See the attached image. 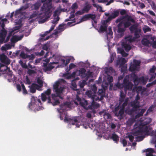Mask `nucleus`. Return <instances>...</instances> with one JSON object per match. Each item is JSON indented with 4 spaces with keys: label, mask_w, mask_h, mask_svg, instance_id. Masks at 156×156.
I'll return each mask as SVG.
<instances>
[{
    "label": "nucleus",
    "mask_w": 156,
    "mask_h": 156,
    "mask_svg": "<svg viewBox=\"0 0 156 156\" xmlns=\"http://www.w3.org/2000/svg\"><path fill=\"white\" fill-rule=\"evenodd\" d=\"M35 73L36 71L33 69H29L27 71V73L29 75H31L32 74H34Z\"/></svg>",
    "instance_id": "nucleus-53"
},
{
    "label": "nucleus",
    "mask_w": 156,
    "mask_h": 156,
    "mask_svg": "<svg viewBox=\"0 0 156 156\" xmlns=\"http://www.w3.org/2000/svg\"><path fill=\"white\" fill-rule=\"evenodd\" d=\"M97 87L95 85H94L91 88V90L87 91L86 94L89 98H93L97 101L99 99V96H97L96 92Z\"/></svg>",
    "instance_id": "nucleus-8"
},
{
    "label": "nucleus",
    "mask_w": 156,
    "mask_h": 156,
    "mask_svg": "<svg viewBox=\"0 0 156 156\" xmlns=\"http://www.w3.org/2000/svg\"><path fill=\"white\" fill-rule=\"evenodd\" d=\"M59 17L58 16H57L56 18H54L52 20V23L56 25L58 23V22L59 21Z\"/></svg>",
    "instance_id": "nucleus-45"
},
{
    "label": "nucleus",
    "mask_w": 156,
    "mask_h": 156,
    "mask_svg": "<svg viewBox=\"0 0 156 156\" xmlns=\"http://www.w3.org/2000/svg\"><path fill=\"white\" fill-rule=\"evenodd\" d=\"M113 33L112 31L111 28L109 27L108 28V32L107 33V35H109L112 36L113 35Z\"/></svg>",
    "instance_id": "nucleus-59"
},
{
    "label": "nucleus",
    "mask_w": 156,
    "mask_h": 156,
    "mask_svg": "<svg viewBox=\"0 0 156 156\" xmlns=\"http://www.w3.org/2000/svg\"><path fill=\"white\" fill-rule=\"evenodd\" d=\"M88 102L85 99H83L82 101L80 102V105L84 108H86V107L88 105Z\"/></svg>",
    "instance_id": "nucleus-29"
},
{
    "label": "nucleus",
    "mask_w": 156,
    "mask_h": 156,
    "mask_svg": "<svg viewBox=\"0 0 156 156\" xmlns=\"http://www.w3.org/2000/svg\"><path fill=\"white\" fill-rule=\"evenodd\" d=\"M41 2L40 1H38L34 4L32 5L31 7L33 9L38 10L41 5Z\"/></svg>",
    "instance_id": "nucleus-20"
},
{
    "label": "nucleus",
    "mask_w": 156,
    "mask_h": 156,
    "mask_svg": "<svg viewBox=\"0 0 156 156\" xmlns=\"http://www.w3.org/2000/svg\"><path fill=\"white\" fill-rule=\"evenodd\" d=\"M120 105H119L118 106H117V107H115V108L114 111V113L115 114V112H118V111L119 110L120 108H121V106H120Z\"/></svg>",
    "instance_id": "nucleus-56"
},
{
    "label": "nucleus",
    "mask_w": 156,
    "mask_h": 156,
    "mask_svg": "<svg viewBox=\"0 0 156 156\" xmlns=\"http://www.w3.org/2000/svg\"><path fill=\"white\" fill-rule=\"evenodd\" d=\"M130 22L134 23L135 21L131 16L126 15L117 18L115 21L116 23L119 22L117 25V32L122 34L126 30V28L131 25Z\"/></svg>",
    "instance_id": "nucleus-2"
},
{
    "label": "nucleus",
    "mask_w": 156,
    "mask_h": 156,
    "mask_svg": "<svg viewBox=\"0 0 156 156\" xmlns=\"http://www.w3.org/2000/svg\"><path fill=\"white\" fill-rule=\"evenodd\" d=\"M54 68V66L51 64H49L47 65V64H44L43 70L45 72L47 71H50Z\"/></svg>",
    "instance_id": "nucleus-16"
},
{
    "label": "nucleus",
    "mask_w": 156,
    "mask_h": 156,
    "mask_svg": "<svg viewBox=\"0 0 156 156\" xmlns=\"http://www.w3.org/2000/svg\"><path fill=\"white\" fill-rule=\"evenodd\" d=\"M92 100V102L90 105L89 106L87 107V109H92V108H98L100 107V105L99 104H98L94 101V100H95V99H93V98H91Z\"/></svg>",
    "instance_id": "nucleus-12"
},
{
    "label": "nucleus",
    "mask_w": 156,
    "mask_h": 156,
    "mask_svg": "<svg viewBox=\"0 0 156 156\" xmlns=\"http://www.w3.org/2000/svg\"><path fill=\"white\" fill-rule=\"evenodd\" d=\"M119 10L114 11L110 15L113 19L117 17L119 15Z\"/></svg>",
    "instance_id": "nucleus-25"
},
{
    "label": "nucleus",
    "mask_w": 156,
    "mask_h": 156,
    "mask_svg": "<svg viewBox=\"0 0 156 156\" xmlns=\"http://www.w3.org/2000/svg\"><path fill=\"white\" fill-rule=\"evenodd\" d=\"M78 73L76 74L77 76H80L81 78H85L86 76L85 73L86 72V70L84 68H81L78 70Z\"/></svg>",
    "instance_id": "nucleus-10"
},
{
    "label": "nucleus",
    "mask_w": 156,
    "mask_h": 156,
    "mask_svg": "<svg viewBox=\"0 0 156 156\" xmlns=\"http://www.w3.org/2000/svg\"><path fill=\"white\" fill-rule=\"evenodd\" d=\"M146 109H142L141 110L140 112L138 113L136 115V118H139L140 117L143 116L144 113L145 112Z\"/></svg>",
    "instance_id": "nucleus-35"
},
{
    "label": "nucleus",
    "mask_w": 156,
    "mask_h": 156,
    "mask_svg": "<svg viewBox=\"0 0 156 156\" xmlns=\"http://www.w3.org/2000/svg\"><path fill=\"white\" fill-rule=\"evenodd\" d=\"M97 94L98 96H99V99L98 100H102L105 96V94L103 90L102 89L99 90Z\"/></svg>",
    "instance_id": "nucleus-17"
},
{
    "label": "nucleus",
    "mask_w": 156,
    "mask_h": 156,
    "mask_svg": "<svg viewBox=\"0 0 156 156\" xmlns=\"http://www.w3.org/2000/svg\"><path fill=\"white\" fill-rule=\"evenodd\" d=\"M122 48H123L127 52H128L131 48L130 45L125 42L122 43Z\"/></svg>",
    "instance_id": "nucleus-21"
},
{
    "label": "nucleus",
    "mask_w": 156,
    "mask_h": 156,
    "mask_svg": "<svg viewBox=\"0 0 156 156\" xmlns=\"http://www.w3.org/2000/svg\"><path fill=\"white\" fill-rule=\"evenodd\" d=\"M137 66L134 65L133 64H131L129 67V70L130 71H133L136 70Z\"/></svg>",
    "instance_id": "nucleus-37"
},
{
    "label": "nucleus",
    "mask_w": 156,
    "mask_h": 156,
    "mask_svg": "<svg viewBox=\"0 0 156 156\" xmlns=\"http://www.w3.org/2000/svg\"><path fill=\"white\" fill-rule=\"evenodd\" d=\"M130 75L126 76L123 80L122 83H120L119 82H117L115 85L118 89L124 88V90L126 91L128 90H131L133 88V83L130 81L129 80Z\"/></svg>",
    "instance_id": "nucleus-4"
},
{
    "label": "nucleus",
    "mask_w": 156,
    "mask_h": 156,
    "mask_svg": "<svg viewBox=\"0 0 156 156\" xmlns=\"http://www.w3.org/2000/svg\"><path fill=\"white\" fill-rule=\"evenodd\" d=\"M71 123L72 125H76L77 127H79L81 124L80 122H79L75 118L72 120Z\"/></svg>",
    "instance_id": "nucleus-23"
},
{
    "label": "nucleus",
    "mask_w": 156,
    "mask_h": 156,
    "mask_svg": "<svg viewBox=\"0 0 156 156\" xmlns=\"http://www.w3.org/2000/svg\"><path fill=\"white\" fill-rule=\"evenodd\" d=\"M155 105H151L147 110V112L148 113L152 112L153 110V109L156 107Z\"/></svg>",
    "instance_id": "nucleus-50"
},
{
    "label": "nucleus",
    "mask_w": 156,
    "mask_h": 156,
    "mask_svg": "<svg viewBox=\"0 0 156 156\" xmlns=\"http://www.w3.org/2000/svg\"><path fill=\"white\" fill-rule=\"evenodd\" d=\"M105 110H104L102 111H101L99 112V113L100 115H102L104 113L103 115L104 119H110L112 118V116L111 115L108 113L107 112H104Z\"/></svg>",
    "instance_id": "nucleus-19"
},
{
    "label": "nucleus",
    "mask_w": 156,
    "mask_h": 156,
    "mask_svg": "<svg viewBox=\"0 0 156 156\" xmlns=\"http://www.w3.org/2000/svg\"><path fill=\"white\" fill-rule=\"evenodd\" d=\"M140 103L139 101H133L131 102L130 105L132 108L137 109L140 107Z\"/></svg>",
    "instance_id": "nucleus-18"
},
{
    "label": "nucleus",
    "mask_w": 156,
    "mask_h": 156,
    "mask_svg": "<svg viewBox=\"0 0 156 156\" xmlns=\"http://www.w3.org/2000/svg\"><path fill=\"white\" fill-rule=\"evenodd\" d=\"M141 30L140 29H138L136 31H134V37L135 38V39L136 38H139L140 37V36L139 33L141 32Z\"/></svg>",
    "instance_id": "nucleus-34"
},
{
    "label": "nucleus",
    "mask_w": 156,
    "mask_h": 156,
    "mask_svg": "<svg viewBox=\"0 0 156 156\" xmlns=\"http://www.w3.org/2000/svg\"><path fill=\"white\" fill-rule=\"evenodd\" d=\"M31 99H32V102L34 103H35L37 101L38 103H40L41 104V101L40 99L37 98H36L34 96H32V97Z\"/></svg>",
    "instance_id": "nucleus-36"
},
{
    "label": "nucleus",
    "mask_w": 156,
    "mask_h": 156,
    "mask_svg": "<svg viewBox=\"0 0 156 156\" xmlns=\"http://www.w3.org/2000/svg\"><path fill=\"white\" fill-rule=\"evenodd\" d=\"M111 138L116 143L118 144V143L119 137L117 134L115 133H112Z\"/></svg>",
    "instance_id": "nucleus-24"
},
{
    "label": "nucleus",
    "mask_w": 156,
    "mask_h": 156,
    "mask_svg": "<svg viewBox=\"0 0 156 156\" xmlns=\"http://www.w3.org/2000/svg\"><path fill=\"white\" fill-rule=\"evenodd\" d=\"M134 119H130L128 120L127 122V124L128 126H132L133 123L134 122Z\"/></svg>",
    "instance_id": "nucleus-43"
},
{
    "label": "nucleus",
    "mask_w": 156,
    "mask_h": 156,
    "mask_svg": "<svg viewBox=\"0 0 156 156\" xmlns=\"http://www.w3.org/2000/svg\"><path fill=\"white\" fill-rule=\"evenodd\" d=\"M8 59L6 55L2 54L0 55V60L2 63H5L7 62V60Z\"/></svg>",
    "instance_id": "nucleus-22"
},
{
    "label": "nucleus",
    "mask_w": 156,
    "mask_h": 156,
    "mask_svg": "<svg viewBox=\"0 0 156 156\" xmlns=\"http://www.w3.org/2000/svg\"><path fill=\"white\" fill-rule=\"evenodd\" d=\"M142 44L145 46H148L150 44V41L147 39L144 38L141 41Z\"/></svg>",
    "instance_id": "nucleus-31"
},
{
    "label": "nucleus",
    "mask_w": 156,
    "mask_h": 156,
    "mask_svg": "<svg viewBox=\"0 0 156 156\" xmlns=\"http://www.w3.org/2000/svg\"><path fill=\"white\" fill-rule=\"evenodd\" d=\"M84 13L83 12V11L82 9L81 11L79 10L77 11L75 13V15L76 16L77 15H81L83 13Z\"/></svg>",
    "instance_id": "nucleus-64"
},
{
    "label": "nucleus",
    "mask_w": 156,
    "mask_h": 156,
    "mask_svg": "<svg viewBox=\"0 0 156 156\" xmlns=\"http://www.w3.org/2000/svg\"><path fill=\"white\" fill-rule=\"evenodd\" d=\"M30 7V4L29 3H27L25 4L24 5L22 6L20 8V9L23 12L24 10L28 9Z\"/></svg>",
    "instance_id": "nucleus-44"
},
{
    "label": "nucleus",
    "mask_w": 156,
    "mask_h": 156,
    "mask_svg": "<svg viewBox=\"0 0 156 156\" xmlns=\"http://www.w3.org/2000/svg\"><path fill=\"white\" fill-rule=\"evenodd\" d=\"M7 21V19L6 18L2 19L0 21V25H1L2 29L1 30L0 33V43H3L5 38L7 31L5 30L4 28L5 27V22Z\"/></svg>",
    "instance_id": "nucleus-7"
},
{
    "label": "nucleus",
    "mask_w": 156,
    "mask_h": 156,
    "mask_svg": "<svg viewBox=\"0 0 156 156\" xmlns=\"http://www.w3.org/2000/svg\"><path fill=\"white\" fill-rule=\"evenodd\" d=\"M96 16L95 15L89 14L84 16L81 19V21L82 22L87 20L88 19L90 18L93 20H94Z\"/></svg>",
    "instance_id": "nucleus-9"
},
{
    "label": "nucleus",
    "mask_w": 156,
    "mask_h": 156,
    "mask_svg": "<svg viewBox=\"0 0 156 156\" xmlns=\"http://www.w3.org/2000/svg\"><path fill=\"white\" fill-rule=\"evenodd\" d=\"M127 137L129 138L130 141L131 142H133L134 139V136L132 135H129Z\"/></svg>",
    "instance_id": "nucleus-63"
},
{
    "label": "nucleus",
    "mask_w": 156,
    "mask_h": 156,
    "mask_svg": "<svg viewBox=\"0 0 156 156\" xmlns=\"http://www.w3.org/2000/svg\"><path fill=\"white\" fill-rule=\"evenodd\" d=\"M11 41L12 42H14L18 41V38L16 37H13L11 39Z\"/></svg>",
    "instance_id": "nucleus-62"
},
{
    "label": "nucleus",
    "mask_w": 156,
    "mask_h": 156,
    "mask_svg": "<svg viewBox=\"0 0 156 156\" xmlns=\"http://www.w3.org/2000/svg\"><path fill=\"white\" fill-rule=\"evenodd\" d=\"M125 98L120 97L119 99V105H120L125 101Z\"/></svg>",
    "instance_id": "nucleus-61"
},
{
    "label": "nucleus",
    "mask_w": 156,
    "mask_h": 156,
    "mask_svg": "<svg viewBox=\"0 0 156 156\" xmlns=\"http://www.w3.org/2000/svg\"><path fill=\"white\" fill-rule=\"evenodd\" d=\"M86 84V82L85 80H83L82 81H80L79 83V86L81 88H83Z\"/></svg>",
    "instance_id": "nucleus-40"
},
{
    "label": "nucleus",
    "mask_w": 156,
    "mask_h": 156,
    "mask_svg": "<svg viewBox=\"0 0 156 156\" xmlns=\"http://www.w3.org/2000/svg\"><path fill=\"white\" fill-rule=\"evenodd\" d=\"M138 135L136 136V141L139 142L142 141L144 138L145 136H144Z\"/></svg>",
    "instance_id": "nucleus-41"
},
{
    "label": "nucleus",
    "mask_w": 156,
    "mask_h": 156,
    "mask_svg": "<svg viewBox=\"0 0 156 156\" xmlns=\"http://www.w3.org/2000/svg\"><path fill=\"white\" fill-rule=\"evenodd\" d=\"M70 103L69 102H65L63 104H62L61 105H60V109H59V108L57 109V110H58V112L59 113H61V112L60 111V110H63L64 108H63L65 106H69L70 105Z\"/></svg>",
    "instance_id": "nucleus-26"
},
{
    "label": "nucleus",
    "mask_w": 156,
    "mask_h": 156,
    "mask_svg": "<svg viewBox=\"0 0 156 156\" xmlns=\"http://www.w3.org/2000/svg\"><path fill=\"white\" fill-rule=\"evenodd\" d=\"M61 82L58 80L53 85V88L55 91L56 95L55 94H52L51 96V99L49 95L51 94V90L50 89H48L45 91L44 93L46 95L48 96V102L49 103L55 106L58 105L60 104V101L59 100L58 97L61 98L62 97L61 96L62 94L63 93L64 88L63 87L60 86Z\"/></svg>",
    "instance_id": "nucleus-1"
},
{
    "label": "nucleus",
    "mask_w": 156,
    "mask_h": 156,
    "mask_svg": "<svg viewBox=\"0 0 156 156\" xmlns=\"http://www.w3.org/2000/svg\"><path fill=\"white\" fill-rule=\"evenodd\" d=\"M19 62L23 68H27V66L26 64L25 63H23L22 60H20Z\"/></svg>",
    "instance_id": "nucleus-49"
},
{
    "label": "nucleus",
    "mask_w": 156,
    "mask_h": 156,
    "mask_svg": "<svg viewBox=\"0 0 156 156\" xmlns=\"http://www.w3.org/2000/svg\"><path fill=\"white\" fill-rule=\"evenodd\" d=\"M156 69L155 66H153L152 68H151L150 70V72L151 73H154L155 72Z\"/></svg>",
    "instance_id": "nucleus-58"
},
{
    "label": "nucleus",
    "mask_w": 156,
    "mask_h": 156,
    "mask_svg": "<svg viewBox=\"0 0 156 156\" xmlns=\"http://www.w3.org/2000/svg\"><path fill=\"white\" fill-rule=\"evenodd\" d=\"M26 13L25 12H23L20 8L19 9L17 10L16 11L14 15L16 16H18L19 15H25Z\"/></svg>",
    "instance_id": "nucleus-28"
},
{
    "label": "nucleus",
    "mask_w": 156,
    "mask_h": 156,
    "mask_svg": "<svg viewBox=\"0 0 156 156\" xmlns=\"http://www.w3.org/2000/svg\"><path fill=\"white\" fill-rule=\"evenodd\" d=\"M130 76V78L136 85H138L140 83L143 85H145L148 80V78H145L144 76L139 78L135 73H132Z\"/></svg>",
    "instance_id": "nucleus-6"
},
{
    "label": "nucleus",
    "mask_w": 156,
    "mask_h": 156,
    "mask_svg": "<svg viewBox=\"0 0 156 156\" xmlns=\"http://www.w3.org/2000/svg\"><path fill=\"white\" fill-rule=\"evenodd\" d=\"M134 65H135V66H139L140 64V62L139 61L137 60L136 59H134L133 60Z\"/></svg>",
    "instance_id": "nucleus-54"
},
{
    "label": "nucleus",
    "mask_w": 156,
    "mask_h": 156,
    "mask_svg": "<svg viewBox=\"0 0 156 156\" xmlns=\"http://www.w3.org/2000/svg\"><path fill=\"white\" fill-rule=\"evenodd\" d=\"M119 50L120 53L123 57H126L128 55V54L126 53L123 49H120Z\"/></svg>",
    "instance_id": "nucleus-46"
},
{
    "label": "nucleus",
    "mask_w": 156,
    "mask_h": 156,
    "mask_svg": "<svg viewBox=\"0 0 156 156\" xmlns=\"http://www.w3.org/2000/svg\"><path fill=\"white\" fill-rule=\"evenodd\" d=\"M92 74V72H90L89 70L87 71V72L85 73L86 79L87 80H88L89 78L91 76Z\"/></svg>",
    "instance_id": "nucleus-42"
},
{
    "label": "nucleus",
    "mask_w": 156,
    "mask_h": 156,
    "mask_svg": "<svg viewBox=\"0 0 156 156\" xmlns=\"http://www.w3.org/2000/svg\"><path fill=\"white\" fill-rule=\"evenodd\" d=\"M113 18L112 17L110 16H109L108 18L105 20H103L102 21H104L105 24H107L109 21L111 20Z\"/></svg>",
    "instance_id": "nucleus-55"
},
{
    "label": "nucleus",
    "mask_w": 156,
    "mask_h": 156,
    "mask_svg": "<svg viewBox=\"0 0 156 156\" xmlns=\"http://www.w3.org/2000/svg\"><path fill=\"white\" fill-rule=\"evenodd\" d=\"M21 86L23 90V94H27V90H26V88L23 84H22Z\"/></svg>",
    "instance_id": "nucleus-51"
},
{
    "label": "nucleus",
    "mask_w": 156,
    "mask_h": 156,
    "mask_svg": "<svg viewBox=\"0 0 156 156\" xmlns=\"http://www.w3.org/2000/svg\"><path fill=\"white\" fill-rule=\"evenodd\" d=\"M52 8V0H48L46 2L43 4L41 8V11L43 12L40 13L38 16L39 19L40 23L45 22L50 17Z\"/></svg>",
    "instance_id": "nucleus-3"
},
{
    "label": "nucleus",
    "mask_w": 156,
    "mask_h": 156,
    "mask_svg": "<svg viewBox=\"0 0 156 156\" xmlns=\"http://www.w3.org/2000/svg\"><path fill=\"white\" fill-rule=\"evenodd\" d=\"M92 7L91 5L88 2H86L84 5V6L83 10V11L84 13H87L90 10Z\"/></svg>",
    "instance_id": "nucleus-11"
},
{
    "label": "nucleus",
    "mask_w": 156,
    "mask_h": 156,
    "mask_svg": "<svg viewBox=\"0 0 156 156\" xmlns=\"http://www.w3.org/2000/svg\"><path fill=\"white\" fill-rule=\"evenodd\" d=\"M38 85L35 83H33L30 88V92L34 93L35 92L36 89L39 90V88L38 87Z\"/></svg>",
    "instance_id": "nucleus-15"
},
{
    "label": "nucleus",
    "mask_w": 156,
    "mask_h": 156,
    "mask_svg": "<svg viewBox=\"0 0 156 156\" xmlns=\"http://www.w3.org/2000/svg\"><path fill=\"white\" fill-rule=\"evenodd\" d=\"M125 39L126 41L129 43L135 41V38L134 37H133L132 36H129L126 37Z\"/></svg>",
    "instance_id": "nucleus-30"
},
{
    "label": "nucleus",
    "mask_w": 156,
    "mask_h": 156,
    "mask_svg": "<svg viewBox=\"0 0 156 156\" xmlns=\"http://www.w3.org/2000/svg\"><path fill=\"white\" fill-rule=\"evenodd\" d=\"M47 99H48V96L42 93L41 94V99L43 101H45Z\"/></svg>",
    "instance_id": "nucleus-47"
},
{
    "label": "nucleus",
    "mask_w": 156,
    "mask_h": 156,
    "mask_svg": "<svg viewBox=\"0 0 156 156\" xmlns=\"http://www.w3.org/2000/svg\"><path fill=\"white\" fill-rule=\"evenodd\" d=\"M37 83L39 84L38 85L39 88H42L43 87V81L39 77H38L37 79Z\"/></svg>",
    "instance_id": "nucleus-32"
},
{
    "label": "nucleus",
    "mask_w": 156,
    "mask_h": 156,
    "mask_svg": "<svg viewBox=\"0 0 156 156\" xmlns=\"http://www.w3.org/2000/svg\"><path fill=\"white\" fill-rule=\"evenodd\" d=\"M139 29L138 28V26L136 24L132 25L129 28V30L131 32H133Z\"/></svg>",
    "instance_id": "nucleus-27"
},
{
    "label": "nucleus",
    "mask_w": 156,
    "mask_h": 156,
    "mask_svg": "<svg viewBox=\"0 0 156 156\" xmlns=\"http://www.w3.org/2000/svg\"><path fill=\"white\" fill-rule=\"evenodd\" d=\"M129 100V99L128 98H126L125 99L124 101V102L122 104L121 106V108L125 109V107L126 106L128 105V101Z\"/></svg>",
    "instance_id": "nucleus-33"
},
{
    "label": "nucleus",
    "mask_w": 156,
    "mask_h": 156,
    "mask_svg": "<svg viewBox=\"0 0 156 156\" xmlns=\"http://www.w3.org/2000/svg\"><path fill=\"white\" fill-rule=\"evenodd\" d=\"M137 109L134 108H132L131 109H130L128 111H126L127 113L129 115H132L133 113L136 111Z\"/></svg>",
    "instance_id": "nucleus-38"
},
{
    "label": "nucleus",
    "mask_w": 156,
    "mask_h": 156,
    "mask_svg": "<svg viewBox=\"0 0 156 156\" xmlns=\"http://www.w3.org/2000/svg\"><path fill=\"white\" fill-rule=\"evenodd\" d=\"M143 30L144 33H145L147 32L151 31V29L147 26H145L143 28Z\"/></svg>",
    "instance_id": "nucleus-39"
},
{
    "label": "nucleus",
    "mask_w": 156,
    "mask_h": 156,
    "mask_svg": "<svg viewBox=\"0 0 156 156\" xmlns=\"http://www.w3.org/2000/svg\"><path fill=\"white\" fill-rule=\"evenodd\" d=\"M72 21H72V22H68L67 23V25H68V26H73L75 24H74V25H73L72 24L73 23H75V19H74L73 20H72Z\"/></svg>",
    "instance_id": "nucleus-57"
},
{
    "label": "nucleus",
    "mask_w": 156,
    "mask_h": 156,
    "mask_svg": "<svg viewBox=\"0 0 156 156\" xmlns=\"http://www.w3.org/2000/svg\"><path fill=\"white\" fill-rule=\"evenodd\" d=\"M27 58H28L30 60H33L35 58L34 55L33 54H32L31 55H27Z\"/></svg>",
    "instance_id": "nucleus-60"
},
{
    "label": "nucleus",
    "mask_w": 156,
    "mask_h": 156,
    "mask_svg": "<svg viewBox=\"0 0 156 156\" xmlns=\"http://www.w3.org/2000/svg\"><path fill=\"white\" fill-rule=\"evenodd\" d=\"M151 121L148 122H146L144 121L141 123L142 127H140L139 129L135 132L133 134L134 136H136L138 135H142L144 133L148 135L152 130V128L150 127L149 126H147L150 123Z\"/></svg>",
    "instance_id": "nucleus-5"
},
{
    "label": "nucleus",
    "mask_w": 156,
    "mask_h": 156,
    "mask_svg": "<svg viewBox=\"0 0 156 156\" xmlns=\"http://www.w3.org/2000/svg\"><path fill=\"white\" fill-rule=\"evenodd\" d=\"M125 113V109L121 108L118 112L115 113V115L117 117H119V119H120L123 118V115Z\"/></svg>",
    "instance_id": "nucleus-14"
},
{
    "label": "nucleus",
    "mask_w": 156,
    "mask_h": 156,
    "mask_svg": "<svg viewBox=\"0 0 156 156\" xmlns=\"http://www.w3.org/2000/svg\"><path fill=\"white\" fill-rule=\"evenodd\" d=\"M107 24H105L104 21H101V24L100 27L98 31L99 32H104L107 30Z\"/></svg>",
    "instance_id": "nucleus-13"
},
{
    "label": "nucleus",
    "mask_w": 156,
    "mask_h": 156,
    "mask_svg": "<svg viewBox=\"0 0 156 156\" xmlns=\"http://www.w3.org/2000/svg\"><path fill=\"white\" fill-rule=\"evenodd\" d=\"M27 55L23 51H22L20 54V56L23 58H26Z\"/></svg>",
    "instance_id": "nucleus-52"
},
{
    "label": "nucleus",
    "mask_w": 156,
    "mask_h": 156,
    "mask_svg": "<svg viewBox=\"0 0 156 156\" xmlns=\"http://www.w3.org/2000/svg\"><path fill=\"white\" fill-rule=\"evenodd\" d=\"M76 73L77 72L75 71L73 72L72 74H70L67 76V78L70 79L71 78H74L76 74Z\"/></svg>",
    "instance_id": "nucleus-48"
}]
</instances>
